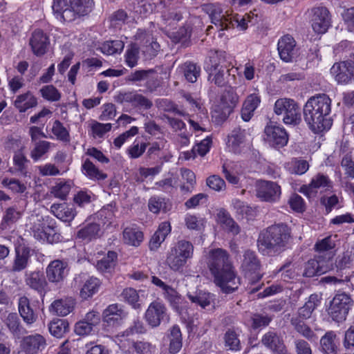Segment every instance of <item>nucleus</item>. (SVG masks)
Returning <instances> with one entry per match:
<instances>
[{
    "instance_id": "1",
    "label": "nucleus",
    "mask_w": 354,
    "mask_h": 354,
    "mask_svg": "<svg viewBox=\"0 0 354 354\" xmlns=\"http://www.w3.org/2000/svg\"><path fill=\"white\" fill-rule=\"evenodd\" d=\"M331 111V100L326 94L311 97L304 107V121L315 133L328 130L332 120L328 118Z\"/></svg>"
},
{
    "instance_id": "2",
    "label": "nucleus",
    "mask_w": 354,
    "mask_h": 354,
    "mask_svg": "<svg viewBox=\"0 0 354 354\" xmlns=\"http://www.w3.org/2000/svg\"><path fill=\"white\" fill-rule=\"evenodd\" d=\"M291 228L283 223L269 226L259 235L257 246L263 255L275 256L285 251L292 240Z\"/></svg>"
},
{
    "instance_id": "3",
    "label": "nucleus",
    "mask_w": 354,
    "mask_h": 354,
    "mask_svg": "<svg viewBox=\"0 0 354 354\" xmlns=\"http://www.w3.org/2000/svg\"><path fill=\"white\" fill-rule=\"evenodd\" d=\"M261 263L254 252L247 250L244 253L241 264L242 270L245 277L248 280L247 290L249 294H254L258 292L263 283L257 284L262 278L261 272Z\"/></svg>"
},
{
    "instance_id": "4",
    "label": "nucleus",
    "mask_w": 354,
    "mask_h": 354,
    "mask_svg": "<svg viewBox=\"0 0 354 354\" xmlns=\"http://www.w3.org/2000/svg\"><path fill=\"white\" fill-rule=\"evenodd\" d=\"M194 254L193 244L186 240L178 241L169 251L166 263L169 268L174 271L183 272L184 267Z\"/></svg>"
},
{
    "instance_id": "5",
    "label": "nucleus",
    "mask_w": 354,
    "mask_h": 354,
    "mask_svg": "<svg viewBox=\"0 0 354 354\" xmlns=\"http://www.w3.org/2000/svg\"><path fill=\"white\" fill-rule=\"evenodd\" d=\"M273 110L286 124L297 125L301 121L300 106L292 99L283 97L277 100Z\"/></svg>"
},
{
    "instance_id": "6",
    "label": "nucleus",
    "mask_w": 354,
    "mask_h": 354,
    "mask_svg": "<svg viewBox=\"0 0 354 354\" xmlns=\"http://www.w3.org/2000/svg\"><path fill=\"white\" fill-rule=\"evenodd\" d=\"M352 305L353 300L349 295L345 292L337 293L330 301L328 314L335 322L344 321Z\"/></svg>"
},
{
    "instance_id": "7",
    "label": "nucleus",
    "mask_w": 354,
    "mask_h": 354,
    "mask_svg": "<svg viewBox=\"0 0 354 354\" xmlns=\"http://www.w3.org/2000/svg\"><path fill=\"white\" fill-rule=\"evenodd\" d=\"M223 293H231L236 290L239 284V279L236 277L234 266L229 259V255L223 250Z\"/></svg>"
},
{
    "instance_id": "8",
    "label": "nucleus",
    "mask_w": 354,
    "mask_h": 354,
    "mask_svg": "<svg viewBox=\"0 0 354 354\" xmlns=\"http://www.w3.org/2000/svg\"><path fill=\"white\" fill-rule=\"evenodd\" d=\"M114 100L120 104H129L134 108L147 110L152 107L151 100L136 91H120L114 97Z\"/></svg>"
},
{
    "instance_id": "9",
    "label": "nucleus",
    "mask_w": 354,
    "mask_h": 354,
    "mask_svg": "<svg viewBox=\"0 0 354 354\" xmlns=\"http://www.w3.org/2000/svg\"><path fill=\"white\" fill-rule=\"evenodd\" d=\"M265 140L272 147L280 149L288 142V134L286 129L270 122L264 129Z\"/></svg>"
},
{
    "instance_id": "10",
    "label": "nucleus",
    "mask_w": 354,
    "mask_h": 354,
    "mask_svg": "<svg viewBox=\"0 0 354 354\" xmlns=\"http://www.w3.org/2000/svg\"><path fill=\"white\" fill-rule=\"evenodd\" d=\"M32 256L31 248L24 244H19L15 247V256L11 263L10 271L13 273L21 272L29 266Z\"/></svg>"
},
{
    "instance_id": "11",
    "label": "nucleus",
    "mask_w": 354,
    "mask_h": 354,
    "mask_svg": "<svg viewBox=\"0 0 354 354\" xmlns=\"http://www.w3.org/2000/svg\"><path fill=\"white\" fill-rule=\"evenodd\" d=\"M311 13L313 30L318 34L325 33L331 23L328 10L326 7H316L311 10Z\"/></svg>"
},
{
    "instance_id": "12",
    "label": "nucleus",
    "mask_w": 354,
    "mask_h": 354,
    "mask_svg": "<svg viewBox=\"0 0 354 354\" xmlns=\"http://www.w3.org/2000/svg\"><path fill=\"white\" fill-rule=\"evenodd\" d=\"M281 196V187L274 182L261 180L257 184V196L263 201L273 203Z\"/></svg>"
},
{
    "instance_id": "13",
    "label": "nucleus",
    "mask_w": 354,
    "mask_h": 354,
    "mask_svg": "<svg viewBox=\"0 0 354 354\" xmlns=\"http://www.w3.org/2000/svg\"><path fill=\"white\" fill-rule=\"evenodd\" d=\"M330 73L338 84L349 83L354 80V61L335 63L330 68Z\"/></svg>"
},
{
    "instance_id": "14",
    "label": "nucleus",
    "mask_w": 354,
    "mask_h": 354,
    "mask_svg": "<svg viewBox=\"0 0 354 354\" xmlns=\"http://www.w3.org/2000/svg\"><path fill=\"white\" fill-rule=\"evenodd\" d=\"M278 51L280 58L286 62H292L297 56L296 41L295 39L289 35H286L281 37L277 44Z\"/></svg>"
},
{
    "instance_id": "15",
    "label": "nucleus",
    "mask_w": 354,
    "mask_h": 354,
    "mask_svg": "<svg viewBox=\"0 0 354 354\" xmlns=\"http://www.w3.org/2000/svg\"><path fill=\"white\" fill-rule=\"evenodd\" d=\"M221 55L218 50H210L208 60L206 62V70L209 73L208 80L214 82L218 86L221 84Z\"/></svg>"
},
{
    "instance_id": "16",
    "label": "nucleus",
    "mask_w": 354,
    "mask_h": 354,
    "mask_svg": "<svg viewBox=\"0 0 354 354\" xmlns=\"http://www.w3.org/2000/svg\"><path fill=\"white\" fill-rule=\"evenodd\" d=\"M166 316L165 306L158 301L151 303L145 313L146 321L151 327L158 326Z\"/></svg>"
},
{
    "instance_id": "17",
    "label": "nucleus",
    "mask_w": 354,
    "mask_h": 354,
    "mask_svg": "<svg viewBox=\"0 0 354 354\" xmlns=\"http://www.w3.org/2000/svg\"><path fill=\"white\" fill-rule=\"evenodd\" d=\"M261 344L273 353L283 351L286 348L283 337L274 330L267 331L261 337Z\"/></svg>"
},
{
    "instance_id": "18",
    "label": "nucleus",
    "mask_w": 354,
    "mask_h": 354,
    "mask_svg": "<svg viewBox=\"0 0 354 354\" xmlns=\"http://www.w3.org/2000/svg\"><path fill=\"white\" fill-rule=\"evenodd\" d=\"M68 273V263L61 260L51 261L46 268V277L50 282L58 283L64 280Z\"/></svg>"
},
{
    "instance_id": "19",
    "label": "nucleus",
    "mask_w": 354,
    "mask_h": 354,
    "mask_svg": "<svg viewBox=\"0 0 354 354\" xmlns=\"http://www.w3.org/2000/svg\"><path fill=\"white\" fill-rule=\"evenodd\" d=\"M207 265L214 283L221 287V249L210 251Z\"/></svg>"
},
{
    "instance_id": "20",
    "label": "nucleus",
    "mask_w": 354,
    "mask_h": 354,
    "mask_svg": "<svg viewBox=\"0 0 354 354\" xmlns=\"http://www.w3.org/2000/svg\"><path fill=\"white\" fill-rule=\"evenodd\" d=\"M239 97L234 88L230 85L223 92V120H225L237 106Z\"/></svg>"
},
{
    "instance_id": "21",
    "label": "nucleus",
    "mask_w": 354,
    "mask_h": 354,
    "mask_svg": "<svg viewBox=\"0 0 354 354\" xmlns=\"http://www.w3.org/2000/svg\"><path fill=\"white\" fill-rule=\"evenodd\" d=\"M29 44L33 53L37 56H41L46 52L49 39L42 30H36L32 32Z\"/></svg>"
},
{
    "instance_id": "22",
    "label": "nucleus",
    "mask_w": 354,
    "mask_h": 354,
    "mask_svg": "<svg viewBox=\"0 0 354 354\" xmlns=\"http://www.w3.org/2000/svg\"><path fill=\"white\" fill-rule=\"evenodd\" d=\"M18 310L23 321L27 325H32L37 321V314L27 297L23 296L19 298Z\"/></svg>"
},
{
    "instance_id": "23",
    "label": "nucleus",
    "mask_w": 354,
    "mask_h": 354,
    "mask_svg": "<svg viewBox=\"0 0 354 354\" xmlns=\"http://www.w3.org/2000/svg\"><path fill=\"white\" fill-rule=\"evenodd\" d=\"M52 8L57 19L64 21L74 20V12L71 10L69 0H53Z\"/></svg>"
},
{
    "instance_id": "24",
    "label": "nucleus",
    "mask_w": 354,
    "mask_h": 354,
    "mask_svg": "<svg viewBox=\"0 0 354 354\" xmlns=\"http://www.w3.org/2000/svg\"><path fill=\"white\" fill-rule=\"evenodd\" d=\"M3 324L8 328L9 332L15 338L19 339L26 333L23 327L20 319L16 313H8L3 319Z\"/></svg>"
},
{
    "instance_id": "25",
    "label": "nucleus",
    "mask_w": 354,
    "mask_h": 354,
    "mask_svg": "<svg viewBox=\"0 0 354 354\" xmlns=\"http://www.w3.org/2000/svg\"><path fill=\"white\" fill-rule=\"evenodd\" d=\"M25 283L30 288L42 294L47 282L41 272L39 271H32L26 272L24 275Z\"/></svg>"
},
{
    "instance_id": "26",
    "label": "nucleus",
    "mask_w": 354,
    "mask_h": 354,
    "mask_svg": "<svg viewBox=\"0 0 354 354\" xmlns=\"http://www.w3.org/2000/svg\"><path fill=\"white\" fill-rule=\"evenodd\" d=\"M50 212L59 220L71 222L76 215V211L66 203H55L50 207Z\"/></svg>"
},
{
    "instance_id": "27",
    "label": "nucleus",
    "mask_w": 354,
    "mask_h": 354,
    "mask_svg": "<svg viewBox=\"0 0 354 354\" xmlns=\"http://www.w3.org/2000/svg\"><path fill=\"white\" fill-rule=\"evenodd\" d=\"M260 102L261 98L257 94H250L246 97L241 111V118L243 121L248 122L250 120Z\"/></svg>"
},
{
    "instance_id": "28",
    "label": "nucleus",
    "mask_w": 354,
    "mask_h": 354,
    "mask_svg": "<svg viewBox=\"0 0 354 354\" xmlns=\"http://www.w3.org/2000/svg\"><path fill=\"white\" fill-rule=\"evenodd\" d=\"M75 301L71 298H64L54 301L50 308V312L57 316L64 317L73 311Z\"/></svg>"
},
{
    "instance_id": "29",
    "label": "nucleus",
    "mask_w": 354,
    "mask_h": 354,
    "mask_svg": "<svg viewBox=\"0 0 354 354\" xmlns=\"http://www.w3.org/2000/svg\"><path fill=\"white\" fill-rule=\"evenodd\" d=\"M171 232V225L167 221L161 223L158 230L150 239L149 247L151 250H156Z\"/></svg>"
},
{
    "instance_id": "30",
    "label": "nucleus",
    "mask_w": 354,
    "mask_h": 354,
    "mask_svg": "<svg viewBox=\"0 0 354 354\" xmlns=\"http://www.w3.org/2000/svg\"><path fill=\"white\" fill-rule=\"evenodd\" d=\"M319 304V297L317 294H312L304 305L298 309L297 315H294L292 317L300 318L305 320L310 318L313 311Z\"/></svg>"
},
{
    "instance_id": "31",
    "label": "nucleus",
    "mask_w": 354,
    "mask_h": 354,
    "mask_svg": "<svg viewBox=\"0 0 354 354\" xmlns=\"http://www.w3.org/2000/svg\"><path fill=\"white\" fill-rule=\"evenodd\" d=\"M122 235L124 243L129 245L138 247L143 241V233L136 225L126 227Z\"/></svg>"
},
{
    "instance_id": "32",
    "label": "nucleus",
    "mask_w": 354,
    "mask_h": 354,
    "mask_svg": "<svg viewBox=\"0 0 354 354\" xmlns=\"http://www.w3.org/2000/svg\"><path fill=\"white\" fill-rule=\"evenodd\" d=\"M333 187V183L328 177L323 174H318L313 178L310 183L308 185H304L301 187L300 192L309 194V192H313L314 189L318 188L329 189Z\"/></svg>"
},
{
    "instance_id": "33",
    "label": "nucleus",
    "mask_w": 354,
    "mask_h": 354,
    "mask_svg": "<svg viewBox=\"0 0 354 354\" xmlns=\"http://www.w3.org/2000/svg\"><path fill=\"white\" fill-rule=\"evenodd\" d=\"M337 335L333 330L328 331L320 339V351L324 354H337L338 346Z\"/></svg>"
},
{
    "instance_id": "34",
    "label": "nucleus",
    "mask_w": 354,
    "mask_h": 354,
    "mask_svg": "<svg viewBox=\"0 0 354 354\" xmlns=\"http://www.w3.org/2000/svg\"><path fill=\"white\" fill-rule=\"evenodd\" d=\"M23 345L27 352L33 354L44 348L46 340L39 334L28 335L24 338Z\"/></svg>"
},
{
    "instance_id": "35",
    "label": "nucleus",
    "mask_w": 354,
    "mask_h": 354,
    "mask_svg": "<svg viewBox=\"0 0 354 354\" xmlns=\"http://www.w3.org/2000/svg\"><path fill=\"white\" fill-rule=\"evenodd\" d=\"M169 340V352L171 354H176L183 346L182 333L177 325L173 326L167 336Z\"/></svg>"
},
{
    "instance_id": "36",
    "label": "nucleus",
    "mask_w": 354,
    "mask_h": 354,
    "mask_svg": "<svg viewBox=\"0 0 354 354\" xmlns=\"http://www.w3.org/2000/svg\"><path fill=\"white\" fill-rule=\"evenodd\" d=\"M124 316L123 310L120 308L118 304H114L109 305L102 313V320L109 325H114L122 319Z\"/></svg>"
},
{
    "instance_id": "37",
    "label": "nucleus",
    "mask_w": 354,
    "mask_h": 354,
    "mask_svg": "<svg viewBox=\"0 0 354 354\" xmlns=\"http://www.w3.org/2000/svg\"><path fill=\"white\" fill-rule=\"evenodd\" d=\"M305 319L292 317L290 324L296 332L309 341H313L317 338L316 334L311 328L305 323Z\"/></svg>"
},
{
    "instance_id": "38",
    "label": "nucleus",
    "mask_w": 354,
    "mask_h": 354,
    "mask_svg": "<svg viewBox=\"0 0 354 354\" xmlns=\"http://www.w3.org/2000/svg\"><path fill=\"white\" fill-rule=\"evenodd\" d=\"M72 184L70 180L57 179L50 192L54 197L65 200L71 189Z\"/></svg>"
},
{
    "instance_id": "39",
    "label": "nucleus",
    "mask_w": 354,
    "mask_h": 354,
    "mask_svg": "<svg viewBox=\"0 0 354 354\" xmlns=\"http://www.w3.org/2000/svg\"><path fill=\"white\" fill-rule=\"evenodd\" d=\"M328 268L324 266V261L314 259L308 261L305 265L304 275L306 277H312L315 275H321L326 272Z\"/></svg>"
},
{
    "instance_id": "40",
    "label": "nucleus",
    "mask_w": 354,
    "mask_h": 354,
    "mask_svg": "<svg viewBox=\"0 0 354 354\" xmlns=\"http://www.w3.org/2000/svg\"><path fill=\"white\" fill-rule=\"evenodd\" d=\"M29 160L21 151H17L13 156L14 167L10 169L12 173L19 174L26 177L28 176V165Z\"/></svg>"
},
{
    "instance_id": "41",
    "label": "nucleus",
    "mask_w": 354,
    "mask_h": 354,
    "mask_svg": "<svg viewBox=\"0 0 354 354\" xmlns=\"http://www.w3.org/2000/svg\"><path fill=\"white\" fill-rule=\"evenodd\" d=\"M102 231L99 224L91 223L77 232V237L83 240L91 241L99 238L101 236Z\"/></svg>"
},
{
    "instance_id": "42",
    "label": "nucleus",
    "mask_w": 354,
    "mask_h": 354,
    "mask_svg": "<svg viewBox=\"0 0 354 354\" xmlns=\"http://www.w3.org/2000/svg\"><path fill=\"white\" fill-rule=\"evenodd\" d=\"M179 70L186 80L191 83L196 82L201 73L200 66L190 62H186L181 64Z\"/></svg>"
},
{
    "instance_id": "43",
    "label": "nucleus",
    "mask_w": 354,
    "mask_h": 354,
    "mask_svg": "<svg viewBox=\"0 0 354 354\" xmlns=\"http://www.w3.org/2000/svg\"><path fill=\"white\" fill-rule=\"evenodd\" d=\"M187 296L192 303L200 306L203 308L209 306L212 299V297L209 292L200 289L192 292L189 291Z\"/></svg>"
},
{
    "instance_id": "44",
    "label": "nucleus",
    "mask_w": 354,
    "mask_h": 354,
    "mask_svg": "<svg viewBox=\"0 0 354 354\" xmlns=\"http://www.w3.org/2000/svg\"><path fill=\"white\" fill-rule=\"evenodd\" d=\"M15 106L19 112H25L37 104V99L30 93L19 95L15 101Z\"/></svg>"
},
{
    "instance_id": "45",
    "label": "nucleus",
    "mask_w": 354,
    "mask_h": 354,
    "mask_svg": "<svg viewBox=\"0 0 354 354\" xmlns=\"http://www.w3.org/2000/svg\"><path fill=\"white\" fill-rule=\"evenodd\" d=\"M100 286V281L95 277H90L84 283L80 292V296L83 299H87L95 294Z\"/></svg>"
},
{
    "instance_id": "46",
    "label": "nucleus",
    "mask_w": 354,
    "mask_h": 354,
    "mask_svg": "<svg viewBox=\"0 0 354 354\" xmlns=\"http://www.w3.org/2000/svg\"><path fill=\"white\" fill-rule=\"evenodd\" d=\"M117 253L113 251L108 252L107 254L97 261L96 268L102 272H111L116 263Z\"/></svg>"
},
{
    "instance_id": "47",
    "label": "nucleus",
    "mask_w": 354,
    "mask_h": 354,
    "mask_svg": "<svg viewBox=\"0 0 354 354\" xmlns=\"http://www.w3.org/2000/svg\"><path fill=\"white\" fill-rule=\"evenodd\" d=\"M82 168L83 173L91 180H102L107 178V175L100 171L89 159L84 162Z\"/></svg>"
},
{
    "instance_id": "48",
    "label": "nucleus",
    "mask_w": 354,
    "mask_h": 354,
    "mask_svg": "<svg viewBox=\"0 0 354 354\" xmlns=\"http://www.w3.org/2000/svg\"><path fill=\"white\" fill-rule=\"evenodd\" d=\"M21 216V212L18 211L15 207H10L6 209L2 217L0 229L6 230L15 223H16Z\"/></svg>"
},
{
    "instance_id": "49",
    "label": "nucleus",
    "mask_w": 354,
    "mask_h": 354,
    "mask_svg": "<svg viewBox=\"0 0 354 354\" xmlns=\"http://www.w3.org/2000/svg\"><path fill=\"white\" fill-rule=\"evenodd\" d=\"M71 4V10L74 12V19L75 15H85L91 11L93 6L92 0H69Z\"/></svg>"
},
{
    "instance_id": "50",
    "label": "nucleus",
    "mask_w": 354,
    "mask_h": 354,
    "mask_svg": "<svg viewBox=\"0 0 354 354\" xmlns=\"http://www.w3.org/2000/svg\"><path fill=\"white\" fill-rule=\"evenodd\" d=\"M32 230L34 233V236L38 240H46V241L50 243L59 241V234L54 233L51 235L50 233H47L41 224H34L32 227Z\"/></svg>"
},
{
    "instance_id": "51",
    "label": "nucleus",
    "mask_w": 354,
    "mask_h": 354,
    "mask_svg": "<svg viewBox=\"0 0 354 354\" xmlns=\"http://www.w3.org/2000/svg\"><path fill=\"white\" fill-rule=\"evenodd\" d=\"M48 329L52 335L60 338L68 331V323L65 319H56L49 324Z\"/></svg>"
},
{
    "instance_id": "52",
    "label": "nucleus",
    "mask_w": 354,
    "mask_h": 354,
    "mask_svg": "<svg viewBox=\"0 0 354 354\" xmlns=\"http://www.w3.org/2000/svg\"><path fill=\"white\" fill-rule=\"evenodd\" d=\"M53 144L48 141L39 140L35 142L34 147L30 151V158L34 161L39 160L43 156L48 152Z\"/></svg>"
},
{
    "instance_id": "53",
    "label": "nucleus",
    "mask_w": 354,
    "mask_h": 354,
    "mask_svg": "<svg viewBox=\"0 0 354 354\" xmlns=\"http://www.w3.org/2000/svg\"><path fill=\"white\" fill-rule=\"evenodd\" d=\"M245 132L239 128L234 129L227 136L226 145L232 151H236L238 147L243 142Z\"/></svg>"
},
{
    "instance_id": "54",
    "label": "nucleus",
    "mask_w": 354,
    "mask_h": 354,
    "mask_svg": "<svg viewBox=\"0 0 354 354\" xmlns=\"http://www.w3.org/2000/svg\"><path fill=\"white\" fill-rule=\"evenodd\" d=\"M225 346L229 350L237 351L241 349V342L239 335L234 328H229L224 336Z\"/></svg>"
},
{
    "instance_id": "55",
    "label": "nucleus",
    "mask_w": 354,
    "mask_h": 354,
    "mask_svg": "<svg viewBox=\"0 0 354 354\" xmlns=\"http://www.w3.org/2000/svg\"><path fill=\"white\" fill-rule=\"evenodd\" d=\"M246 16L247 19L245 18V17H241L237 15L235 18H234L233 20H229L227 18L225 17L223 15V30L224 29L230 28L231 26L232 27L236 26V27L240 28V29L242 30H246L248 28L247 21H250V15L247 14Z\"/></svg>"
},
{
    "instance_id": "56",
    "label": "nucleus",
    "mask_w": 354,
    "mask_h": 354,
    "mask_svg": "<svg viewBox=\"0 0 354 354\" xmlns=\"http://www.w3.org/2000/svg\"><path fill=\"white\" fill-rule=\"evenodd\" d=\"M223 230L230 236L237 235L241 231L238 223L225 211H223Z\"/></svg>"
},
{
    "instance_id": "57",
    "label": "nucleus",
    "mask_w": 354,
    "mask_h": 354,
    "mask_svg": "<svg viewBox=\"0 0 354 354\" xmlns=\"http://www.w3.org/2000/svg\"><path fill=\"white\" fill-rule=\"evenodd\" d=\"M124 47V44L121 40L107 41L102 44L100 49L106 55H111L120 53Z\"/></svg>"
},
{
    "instance_id": "58",
    "label": "nucleus",
    "mask_w": 354,
    "mask_h": 354,
    "mask_svg": "<svg viewBox=\"0 0 354 354\" xmlns=\"http://www.w3.org/2000/svg\"><path fill=\"white\" fill-rule=\"evenodd\" d=\"M148 207L149 211L154 214H158L161 211L166 212L169 209L165 199L160 196H153L150 198L148 203Z\"/></svg>"
},
{
    "instance_id": "59",
    "label": "nucleus",
    "mask_w": 354,
    "mask_h": 354,
    "mask_svg": "<svg viewBox=\"0 0 354 354\" xmlns=\"http://www.w3.org/2000/svg\"><path fill=\"white\" fill-rule=\"evenodd\" d=\"M120 296L124 301L132 306L133 308H140V305L138 304L139 295L137 290L134 288H127L124 289Z\"/></svg>"
},
{
    "instance_id": "60",
    "label": "nucleus",
    "mask_w": 354,
    "mask_h": 354,
    "mask_svg": "<svg viewBox=\"0 0 354 354\" xmlns=\"http://www.w3.org/2000/svg\"><path fill=\"white\" fill-rule=\"evenodd\" d=\"M148 143L139 142L136 140L127 149V154L131 159H137L141 157L147 149Z\"/></svg>"
},
{
    "instance_id": "61",
    "label": "nucleus",
    "mask_w": 354,
    "mask_h": 354,
    "mask_svg": "<svg viewBox=\"0 0 354 354\" xmlns=\"http://www.w3.org/2000/svg\"><path fill=\"white\" fill-rule=\"evenodd\" d=\"M51 131L57 140L63 142L69 141V132L59 120H56L53 122Z\"/></svg>"
},
{
    "instance_id": "62",
    "label": "nucleus",
    "mask_w": 354,
    "mask_h": 354,
    "mask_svg": "<svg viewBox=\"0 0 354 354\" xmlns=\"http://www.w3.org/2000/svg\"><path fill=\"white\" fill-rule=\"evenodd\" d=\"M153 347L147 342H135L129 348L131 354H151Z\"/></svg>"
},
{
    "instance_id": "63",
    "label": "nucleus",
    "mask_w": 354,
    "mask_h": 354,
    "mask_svg": "<svg viewBox=\"0 0 354 354\" xmlns=\"http://www.w3.org/2000/svg\"><path fill=\"white\" fill-rule=\"evenodd\" d=\"M41 96L48 101L57 102L61 98V93L53 85H47L40 89Z\"/></svg>"
},
{
    "instance_id": "64",
    "label": "nucleus",
    "mask_w": 354,
    "mask_h": 354,
    "mask_svg": "<svg viewBox=\"0 0 354 354\" xmlns=\"http://www.w3.org/2000/svg\"><path fill=\"white\" fill-rule=\"evenodd\" d=\"M272 319L273 317L268 315L255 313L251 317L252 327L253 329L266 327L270 324Z\"/></svg>"
}]
</instances>
